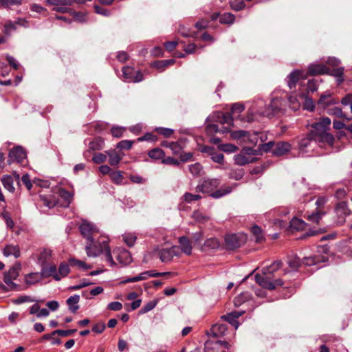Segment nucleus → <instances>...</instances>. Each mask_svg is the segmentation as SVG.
<instances>
[{
	"label": "nucleus",
	"mask_w": 352,
	"mask_h": 352,
	"mask_svg": "<svg viewBox=\"0 0 352 352\" xmlns=\"http://www.w3.org/2000/svg\"><path fill=\"white\" fill-rule=\"evenodd\" d=\"M220 184L218 179H205L196 186V191L210 194L214 198H221L232 192L233 187L230 186H223L219 189L214 190Z\"/></svg>",
	"instance_id": "obj_1"
},
{
	"label": "nucleus",
	"mask_w": 352,
	"mask_h": 352,
	"mask_svg": "<svg viewBox=\"0 0 352 352\" xmlns=\"http://www.w3.org/2000/svg\"><path fill=\"white\" fill-rule=\"evenodd\" d=\"M108 239L107 237H102L101 240L94 241V239L88 241L86 245V252L89 257H96L101 253L104 254V259L109 263L111 266L116 265L114 262L110 248L108 245Z\"/></svg>",
	"instance_id": "obj_2"
},
{
	"label": "nucleus",
	"mask_w": 352,
	"mask_h": 352,
	"mask_svg": "<svg viewBox=\"0 0 352 352\" xmlns=\"http://www.w3.org/2000/svg\"><path fill=\"white\" fill-rule=\"evenodd\" d=\"M331 124V120L326 117L322 118L318 122L312 124L314 130L311 133L314 136V140L318 143H326L333 146L335 138L328 132Z\"/></svg>",
	"instance_id": "obj_3"
},
{
	"label": "nucleus",
	"mask_w": 352,
	"mask_h": 352,
	"mask_svg": "<svg viewBox=\"0 0 352 352\" xmlns=\"http://www.w3.org/2000/svg\"><path fill=\"white\" fill-rule=\"evenodd\" d=\"M244 110V106L240 103L233 104L230 113L214 112L208 120L218 122L221 124L232 125L233 120L240 118L241 113Z\"/></svg>",
	"instance_id": "obj_4"
},
{
	"label": "nucleus",
	"mask_w": 352,
	"mask_h": 352,
	"mask_svg": "<svg viewBox=\"0 0 352 352\" xmlns=\"http://www.w3.org/2000/svg\"><path fill=\"white\" fill-rule=\"evenodd\" d=\"M282 265V262L276 261L271 264L270 266L263 267L262 270V274H256L255 280L262 287L273 290L275 289V283L271 280L270 275L273 272L277 271Z\"/></svg>",
	"instance_id": "obj_5"
},
{
	"label": "nucleus",
	"mask_w": 352,
	"mask_h": 352,
	"mask_svg": "<svg viewBox=\"0 0 352 352\" xmlns=\"http://www.w3.org/2000/svg\"><path fill=\"white\" fill-rule=\"evenodd\" d=\"M246 241L243 234H230L225 237L226 246L229 250H234L239 248Z\"/></svg>",
	"instance_id": "obj_6"
},
{
	"label": "nucleus",
	"mask_w": 352,
	"mask_h": 352,
	"mask_svg": "<svg viewBox=\"0 0 352 352\" xmlns=\"http://www.w3.org/2000/svg\"><path fill=\"white\" fill-rule=\"evenodd\" d=\"M80 231L89 241L93 239L95 234L98 232V229L96 226L88 221H82L80 226Z\"/></svg>",
	"instance_id": "obj_7"
},
{
	"label": "nucleus",
	"mask_w": 352,
	"mask_h": 352,
	"mask_svg": "<svg viewBox=\"0 0 352 352\" xmlns=\"http://www.w3.org/2000/svg\"><path fill=\"white\" fill-rule=\"evenodd\" d=\"M307 76L304 75L302 71L295 69L287 77L286 81L287 86L290 89L296 88V85L300 78H306Z\"/></svg>",
	"instance_id": "obj_8"
},
{
	"label": "nucleus",
	"mask_w": 352,
	"mask_h": 352,
	"mask_svg": "<svg viewBox=\"0 0 352 352\" xmlns=\"http://www.w3.org/2000/svg\"><path fill=\"white\" fill-rule=\"evenodd\" d=\"M335 212L338 216V223L342 224L345 221V217L350 214V210L345 201H340L336 205Z\"/></svg>",
	"instance_id": "obj_9"
},
{
	"label": "nucleus",
	"mask_w": 352,
	"mask_h": 352,
	"mask_svg": "<svg viewBox=\"0 0 352 352\" xmlns=\"http://www.w3.org/2000/svg\"><path fill=\"white\" fill-rule=\"evenodd\" d=\"M263 104L262 100H259L255 105H252L249 109L248 115L245 119L246 122H250L254 120V115L259 114L261 116H269L270 113L261 109V106Z\"/></svg>",
	"instance_id": "obj_10"
},
{
	"label": "nucleus",
	"mask_w": 352,
	"mask_h": 352,
	"mask_svg": "<svg viewBox=\"0 0 352 352\" xmlns=\"http://www.w3.org/2000/svg\"><path fill=\"white\" fill-rule=\"evenodd\" d=\"M177 246H173L170 249H162L159 252V257L162 262L167 263L170 261L175 256H178Z\"/></svg>",
	"instance_id": "obj_11"
},
{
	"label": "nucleus",
	"mask_w": 352,
	"mask_h": 352,
	"mask_svg": "<svg viewBox=\"0 0 352 352\" xmlns=\"http://www.w3.org/2000/svg\"><path fill=\"white\" fill-rule=\"evenodd\" d=\"M26 157V153L21 146H16L9 153V163L16 162L21 163Z\"/></svg>",
	"instance_id": "obj_12"
},
{
	"label": "nucleus",
	"mask_w": 352,
	"mask_h": 352,
	"mask_svg": "<svg viewBox=\"0 0 352 352\" xmlns=\"http://www.w3.org/2000/svg\"><path fill=\"white\" fill-rule=\"evenodd\" d=\"M113 254L116 256L117 260L123 265L129 264L131 261V256L130 252L123 248H118L113 250Z\"/></svg>",
	"instance_id": "obj_13"
},
{
	"label": "nucleus",
	"mask_w": 352,
	"mask_h": 352,
	"mask_svg": "<svg viewBox=\"0 0 352 352\" xmlns=\"http://www.w3.org/2000/svg\"><path fill=\"white\" fill-rule=\"evenodd\" d=\"M309 75L327 74L329 73V68L322 64H311L308 67Z\"/></svg>",
	"instance_id": "obj_14"
},
{
	"label": "nucleus",
	"mask_w": 352,
	"mask_h": 352,
	"mask_svg": "<svg viewBox=\"0 0 352 352\" xmlns=\"http://www.w3.org/2000/svg\"><path fill=\"white\" fill-rule=\"evenodd\" d=\"M291 145L286 142H278L276 144L275 147L272 150V153L276 156L283 155L291 149Z\"/></svg>",
	"instance_id": "obj_15"
},
{
	"label": "nucleus",
	"mask_w": 352,
	"mask_h": 352,
	"mask_svg": "<svg viewBox=\"0 0 352 352\" xmlns=\"http://www.w3.org/2000/svg\"><path fill=\"white\" fill-rule=\"evenodd\" d=\"M243 313V311H232L231 313L228 314L227 315L222 316L221 319L228 322L236 329L239 326V323L236 319L241 316H242Z\"/></svg>",
	"instance_id": "obj_16"
},
{
	"label": "nucleus",
	"mask_w": 352,
	"mask_h": 352,
	"mask_svg": "<svg viewBox=\"0 0 352 352\" xmlns=\"http://www.w3.org/2000/svg\"><path fill=\"white\" fill-rule=\"evenodd\" d=\"M316 142L314 136L310 133L306 137L300 139L298 142V148L301 152H307V148Z\"/></svg>",
	"instance_id": "obj_17"
},
{
	"label": "nucleus",
	"mask_w": 352,
	"mask_h": 352,
	"mask_svg": "<svg viewBox=\"0 0 352 352\" xmlns=\"http://www.w3.org/2000/svg\"><path fill=\"white\" fill-rule=\"evenodd\" d=\"M227 326L224 324H216L212 326L209 334L214 338L223 336L227 331Z\"/></svg>",
	"instance_id": "obj_18"
},
{
	"label": "nucleus",
	"mask_w": 352,
	"mask_h": 352,
	"mask_svg": "<svg viewBox=\"0 0 352 352\" xmlns=\"http://www.w3.org/2000/svg\"><path fill=\"white\" fill-rule=\"evenodd\" d=\"M178 242L182 252L186 255H190L192 253V245L190 240L186 236L179 238Z\"/></svg>",
	"instance_id": "obj_19"
},
{
	"label": "nucleus",
	"mask_w": 352,
	"mask_h": 352,
	"mask_svg": "<svg viewBox=\"0 0 352 352\" xmlns=\"http://www.w3.org/2000/svg\"><path fill=\"white\" fill-rule=\"evenodd\" d=\"M42 276L44 277L52 276L55 280L58 275V270L55 265L43 266L41 270Z\"/></svg>",
	"instance_id": "obj_20"
},
{
	"label": "nucleus",
	"mask_w": 352,
	"mask_h": 352,
	"mask_svg": "<svg viewBox=\"0 0 352 352\" xmlns=\"http://www.w3.org/2000/svg\"><path fill=\"white\" fill-rule=\"evenodd\" d=\"M245 139L247 142L252 145H256L258 142V139L261 140V142H264L265 140V136L258 132H254L252 134H250L248 131V135L245 137Z\"/></svg>",
	"instance_id": "obj_21"
},
{
	"label": "nucleus",
	"mask_w": 352,
	"mask_h": 352,
	"mask_svg": "<svg viewBox=\"0 0 352 352\" xmlns=\"http://www.w3.org/2000/svg\"><path fill=\"white\" fill-rule=\"evenodd\" d=\"M105 153L109 156V163L111 166L118 165L122 158L115 150L107 151Z\"/></svg>",
	"instance_id": "obj_22"
},
{
	"label": "nucleus",
	"mask_w": 352,
	"mask_h": 352,
	"mask_svg": "<svg viewBox=\"0 0 352 352\" xmlns=\"http://www.w3.org/2000/svg\"><path fill=\"white\" fill-rule=\"evenodd\" d=\"M79 301L80 296L78 295L72 296L67 300V304L69 307V309L72 313H75L79 309Z\"/></svg>",
	"instance_id": "obj_23"
},
{
	"label": "nucleus",
	"mask_w": 352,
	"mask_h": 352,
	"mask_svg": "<svg viewBox=\"0 0 352 352\" xmlns=\"http://www.w3.org/2000/svg\"><path fill=\"white\" fill-rule=\"evenodd\" d=\"M3 254L6 256H14L15 258L20 256V250L18 245H8L3 249Z\"/></svg>",
	"instance_id": "obj_24"
},
{
	"label": "nucleus",
	"mask_w": 352,
	"mask_h": 352,
	"mask_svg": "<svg viewBox=\"0 0 352 352\" xmlns=\"http://www.w3.org/2000/svg\"><path fill=\"white\" fill-rule=\"evenodd\" d=\"M1 183L3 187L10 192H13L15 190L13 183L14 180L10 175H3L1 178Z\"/></svg>",
	"instance_id": "obj_25"
},
{
	"label": "nucleus",
	"mask_w": 352,
	"mask_h": 352,
	"mask_svg": "<svg viewBox=\"0 0 352 352\" xmlns=\"http://www.w3.org/2000/svg\"><path fill=\"white\" fill-rule=\"evenodd\" d=\"M338 103V100L331 98V95H322L318 104H321L324 108H327L331 104H336Z\"/></svg>",
	"instance_id": "obj_26"
},
{
	"label": "nucleus",
	"mask_w": 352,
	"mask_h": 352,
	"mask_svg": "<svg viewBox=\"0 0 352 352\" xmlns=\"http://www.w3.org/2000/svg\"><path fill=\"white\" fill-rule=\"evenodd\" d=\"M70 272L69 265L66 263H61L58 270V275L56 277V280H60L61 278L67 276Z\"/></svg>",
	"instance_id": "obj_27"
},
{
	"label": "nucleus",
	"mask_w": 352,
	"mask_h": 352,
	"mask_svg": "<svg viewBox=\"0 0 352 352\" xmlns=\"http://www.w3.org/2000/svg\"><path fill=\"white\" fill-rule=\"evenodd\" d=\"M59 196L63 199V203L61 206L63 207H68L72 202L73 195L64 189H60L59 190Z\"/></svg>",
	"instance_id": "obj_28"
},
{
	"label": "nucleus",
	"mask_w": 352,
	"mask_h": 352,
	"mask_svg": "<svg viewBox=\"0 0 352 352\" xmlns=\"http://www.w3.org/2000/svg\"><path fill=\"white\" fill-rule=\"evenodd\" d=\"M76 331V329H69V330H55L52 333L45 334L43 336V339H50L52 338V336L58 335L60 336H68Z\"/></svg>",
	"instance_id": "obj_29"
},
{
	"label": "nucleus",
	"mask_w": 352,
	"mask_h": 352,
	"mask_svg": "<svg viewBox=\"0 0 352 352\" xmlns=\"http://www.w3.org/2000/svg\"><path fill=\"white\" fill-rule=\"evenodd\" d=\"M230 126L223 127L222 129H220L217 124H208L206 126V131L208 134H212L213 133H226L230 131Z\"/></svg>",
	"instance_id": "obj_30"
},
{
	"label": "nucleus",
	"mask_w": 352,
	"mask_h": 352,
	"mask_svg": "<svg viewBox=\"0 0 352 352\" xmlns=\"http://www.w3.org/2000/svg\"><path fill=\"white\" fill-rule=\"evenodd\" d=\"M52 256V251L50 249H43L38 258L39 263L44 265Z\"/></svg>",
	"instance_id": "obj_31"
},
{
	"label": "nucleus",
	"mask_w": 352,
	"mask_h": 352,
	"mask_svg": "<svg viewBox=\"0 0 352 352\" xmlns=\"http://www.w3.org/2000/svg\"><path fill=\"white\" fill-rule=\"evenodd\" d=\"M283 100L280 98H274L271 101L270 107L273 113H276L283 109Z\"/></svg>",
	"instance_id": "obj_32"
},
{
	"label": "nucleus",
	"mask_w": 352,
	"mask_h": 352,
	"mask_svg": "<svg viewBox=\"0 0 352 352\" xmlns=\"http://www.w3.org/2000/svg\"><path fill=\"white\" fill-rule=\"evenodd\" d=\"M343 74H344V67H339L337 68H334L332 70L329 69V73L328 74L333 76L337 78L338 82L340 84L343 82Z\"/></svg>",
	"instance_id": "obj_33"
},
{
	"label": "nucleus",
	"mask_w": 352,
	"mask_h": 352,
	"mask_svg": "<svg viewBox=\"0 0 352 352\" xmlns=\"http://www.w3.org/2000/svg\"><path fill=\"white\" fill-rule=\"evenodd\" d=\"M305 224L304 221L294 217L290 221L289 227L292 230H300L304 229Z\"/></svg>",
	"instance_id": "obj_34"
},
{
	"label": "nucleus",
	"mask_w": 352,
	"mask_h": 352,
	"mask_svg": "<svg viewBox=\"0 0 352 352\" xmlns=\"http://www.w3.org/2000/svg\"><path fill=\"white\" fill-rule=\"evenodd\" d=\"M188 168L190 173L194 177H199L202 175L203 168L199 163H195L193 164H190L189 165Z\"/></svg>",
	"instance_id": "obj_35"
},
{
	"label": "nucleus",
	"mask_w": 352,
	"mask_h": 352,
	"mask_svg": "<svg viewBox=\"0 0 352 352\" xmlns=\"http://www.w3.org/2000/svg\"><path fill=\"white\" fill-rule=\"evenodd\" d=\"M135 70L133 67L125 66L122 68V76L125 80L132 82Z\"/></svg>",
	"instance_id": "obj_36"
},
{
	"label": "nucleus",
	"mask_w": 352,
	"mask_h": 352,
	"mask_svg": "<svg viewBox=\"0 0 352 352\" xmlns=\"http://www.w3.org/2000/svg\"><path fill=\"white\" fill-rule=\"evenodd\" d=\"M148 156L154 160L162 159L164 157V152L160 148H155L148 152Z\"/></svg>",
	"instance_id": "obj_37"
},
{
	"label": "nucleus",
	"mask_w": 352,
	"mask_h": 352,
	"mask_svg": "<svg viewBox=\"0 0 352 352\" xmlns=\"http://www.w3.org/2000/svg\"><path fill=\"white\" fill-rule=\"evenodd\" d=\"M234 160L236 164L240 166L245 165L251 162L243 153L234 155Z\"/></svg>",
	"instance_id": "obj_38"
},
{
	"label": "nucleus",
	"mask_w": 352,
	"mask_h": 352,
	"mask_svg": "<svg viewBox=\"0 0 352 352\" xmlns=\"http://www.w3.org/2000/svg\"><path fill=\"white\" fill-rule=\"evenodd\" d=\"M287 263L292 270H296L300 264V258L296 256H289Z\"/></svg>",
	"instance_id": "obj_39"
},
{
	"label": "nucleus",
	"mask_w": 352,
	"mask_h": 352,
	"mask_svg": "<svg viewBox=\"0 0 352 352\" xmlns=\"http://www.w3.org/2000/svg\"><path fill=\"white\" fill-rule=\"evenodd\" d=\"M69 265L72 266H76L78 268L88 270L91 268L90 265H87L84 261L76 259V258H70L69 260Z\"/></svg>",
	"instance_id": "obj_40"
},
{
	"label": "nucleus",
	"mask_w": 352,
	"mask_h": 352,
	"mask_svg": "<svg viewBox=\"0 0 352 352\" xmlns=\"http://www.w3.org/2000/svg\"><path fill=\"white\" fill-rule=\"evenodd\" d=\"M49 5L55 6H71L74 3V0H46Z\"/></svg>",
	"instance_id": "obj_41"
},
{
	"label": "nucleus",
	"mask_w": 352,
	"mask_h": 352,
	"mask_svg": "<svg viewBox=\"0 0 352 352\" xmlns=\"http://www.w3.org/2000/svg\"><path fill=\"white\" fill-rule=\"evenodd\" d=\"M184 201L188 204H190L194 201H197L201 198L199 195L192 194L190 192H186L182 197Z\"/></svg>",
	"instance_id": "obj_42"
},
{
	"label": "nucleus",
	"mask_w": 352,
	"mask_h": 352,
	"mask_svg": "<svg viewBox=\"0 0 352 352\" xmlns=\"http://www.w3.org/2000/svg\"><path fill=\"white\" fill-rule=\"evenodd\" d=\"M289 107L294 111H297L300 107V102L296 96H291L289 97Z\"/></svg>",
	"instance_id": "obj_43"
},
{
	"label": "nucleus",
	"mask_w": 352,
	"mask_h": 352,
	"mask_svg": "<svg viewBox=\"0 0 352 352\" xmlns=\"http://www.w3.org/2000/svg\"><path fill=\"white\" fill-rule=\"evenodd\" d=\"M324 215L323 212H316L309 214H307V219L308 221L312 223H319L322 217Z\"/></svg>",
	"instance_id": "obj_44"
},
{
	"label": "nucleus",
	"mask_w": 352,
	"mask_h": 352,
	"mask_svg": "<svg viewBox=\"0 0 352 352\" xmlns=\"http://www.w3.org/2000/svg\"><path fill=\"white\" fill-rule=\"evenodd\" d=\"M204 245L211 249H217L219 247V242L216 238H210L205 241Z\"/></svg>",
	"instance_id": "obj_45"
},
{
	"label": "nucleus",
	"mask_w": 352,
	"mask_h": 352,
	"mask_svg": "<svg viewBox=\"0 0 352 352\" xmlns=\"http://www.w3.org/2000/svg\"><path fill=\"white\" fill-rule=\"evenodd\" d=\"M111 180L117 184H120L122 182V174L121 171H113L110 173Z\"/></svg>",
	"instance_id": "obj_46"
},
{
	"label": "nucleus",
	"mask_w": 352,
	"mask_h": 352,
	"mask_svg": "<svg viewBox=\"0 0 352 352\" xmlns=\"http://www.w3.org/2000/svg\"><path fill=\"white\" fill-rule=\"evenodd\" d=\"M327 113L329 115H333L338 118H344L345 114L342 112L340 107H334L327 109Z\"/></svg>",
	"instance_id": "obj_47"
},
{
	"label": "nucleus",
	"mask_w": 352,
	"mask_h": 352,
	"mask_svg": "<svg viewBox=\"0 0 352 352\" xmlns=\"http://www.w3.org/2000/svg\"><path fill=\"white\" fill-rule=\"evenodd\" d=\"M234 16L231 13H225L220 17L221 23L231 24L234 21Z\"/></svg>",
	"instance_id": "obj_48"
},
{
	"label": "nucleus",
	"mask_w": 352,
	"mask_h": 352,
	"mask_svg": "<svg viewBox=\"0 0 352 352\" xmlns=\"http://www.w3.org/2000/svg\"><path fill=\"white\" fill-rule=\"evenodd\" d=\"M124 242L130 247L133 246L136 241L134 234L128 233L123 235Z\"/></svg>",
	"instance_id": "obj_49"
},
{
	"label": "nucleus",
	"mask_w": 352,
	"mask_h": 352,
	"mask_svg": "<svg viewBox=\"0 0 352 352\" xmlns=\"http://www.w3.org/2000/svg\"><path fill=\"white\" fill-rule=\"evenodd\" d=\"M193 218L199 223L206 222L210 219V217L203 213L196 211L193 213Z\"/></svg>",
	"instance_id": "obj_50"
},
{
	"label": "nucleus",
	"mask_w": 352,
	"mask_h": 352,
	"mask_svg": "<svg viewBox=\"0 0 352 352\" xmlns=\"http://www.w3.org/2000/svg\"><path fill=\"white\" fill-rule=\"evenodd\" d=\"M252 232L253 233V234L255 236L256 239V242H261L263 237V235H262V231H261V229L260 227L257 226H254L252 228Z\"/></svg>",
	"instance_id": "obj_51"
},
{
	"label": "nucleus",
	"mask_w": 352,
	"mask_h": 352,
	"mask_svg": "<svg viewBox=\"0 0 352 352\" xmlns=\"http://www.w3.org/2000/svg\"><path fill=\"white\" fill-rule=\"evenodd\" d=\"M220 149L226 153H234L237 151L238 147L232 144H224L219 146Z\"/></svg>",
	"instance_id": "obj_52"
},
{
	"label": "nucleus",
	"mask_w": 352,
	"mask_h": 352,
	"mask_svg": "<svg viewBox=\"0 0 352 352\" xmlns=\"http://www.w3.org/2000/svg\"><path fill=\"white\" fill-rule=\"evenodd\" d=\"M248 135V131L244 130H237L234 131H232L230 133V136L234 140H238L241 138H245Z\"/></svg>",
	"instance_id": "obj_53"
},
{
	"label": "nucleus",
	"mask_w": 352,
	"mask_h": 352,
	"mask_svg": "<svg viewBox=\"0 0 352 352\" xmlns=\"http://www.w3.org/2000/svg\"><path fill=\"white\" fill-rule=\"evenodd\" d=\"M232 9L239 11L245 8V3L241 0H233L230 2Z\"/></svg>",
	"instance_id": "obj_54"
},
{
	"label": "nucleus",
	"mask_w": 352,
	"mask_h": 352,
	"mask_svg": "<svg viewBox=\"0 0 352 352\" xmlns=\"http://www.w3.org/2000/svg\"><path fill=\"white\" fill-rule=\"evenodd\" d=\"M133 144V142L131 140H122L118 143L117 148L120 149L129 150L131 148Z\"/></svg>",
	"instance_id": "obj_55"
},
{
	"label": "nucleus",
	"mask_w": 352,
	"mask_h": 352,
	"mask_svg": "<svg viewBox=\"0 0 352 352\" xmlns=\"http://www.w3.org/2000/svg\"><path fill=\"white\" fill-rule=\"evenodd\" d=\"M318 87V82L316 80L312 79L309 80L307 82V91L308 92H314L317 91Z\"/></svg>",
	"instance_id": "obj_56"
},
{
	"label": "nucleus",
	"mask_w": 352,
	"mask_h": 352,
	"mask_svg": "<svg viewBox=\"0 0 352 352\" xmlns=\"http://www.w3.org/2000/svg\"><path fill=\"white\" fill-rule=\"evenodd\" d=\"M320 261V258L318 256H310V257L305 258L303 261V263L306 265L311 266V265L318 264Z\"/></svg>",
	"instance_id": "obj_57"
},
{
	"label": "nucleus",
	"mask_w": 352,
	"mask_h": 352,
	"mask_svg": "<svg viewBox=\"0 0 352 352\" xmlns=\"http://www.w3.org/2000/svg\"><path fill=\"white\" fill-rule=\"evenodd\" d=\"M107 155L101 153H96L94 155L92 160L96 164H101L106 161Z\"/></svg>",
	"instance_id": "obj_58"
},
{
	"label": "nucleus",
	"mask_w": 352,
	"mask_h": 352,
	"mask_svg": "<svg viewBox=\"0 0 352 352\" xmlns=\"http://www.w3.org/2000/svg\"><path fill=\"white\" fill-rule=\"evenodd\" d=\"M211 159L214 162H217L219 164H223V160H224V156L222 153H211Z\"/></svg>",
	"instance_id": "obj_59"
},
{
	"label": "nucleus",
	"mask_w": 352,
	"mask_h": 352,
	"mask_svg": "<svg viewBox=\"0 0 352 352\" xmlns=\"http://www.w3.org/2000/svg\"><path fill=\"white\" fill-rule=\"evenodd\" d=\"M174 154H179L182 151L181 146L177 142H171L167 145Z\"/></svg>",
	"instance_id": "obj_60"
},
{
	"label": "nucleus",
	"mask_w": 352,
	"mask_h": 352,
	"mask_svg": "<svg viewBox=\"0 0 352 352\" xmlns=\"http://www.w3.org/2000/svg\"><path fill=\"white\" fill-rule=\"evenodd\" d=\"M16 30V25L12 22L7 23L4 26V33L7 35L11 34V33Z\"/></svg>",
	"instance_id": "obj_61"
},
{
	"label": "nucleus",
	"mask_w": 352,
	"mask_h": 352,
	"mask_svg": "<svg viewBox=\"0 0 352 352\" xmlns=\"http://www.w3.org/2000/svg\"><path fill=\"white\" fill-rule=\"evenodd\" d=\"M159 133L163 135L166 138L170 137L174 132V131L169 128H157L156 129Z\"/></svg>",
	"instance_id": "obj_62"
},
{
	"label": "nucleus",
	"mask_w": 352,
	"mask_h": 352,
	"mask_svg": "<svg viewBox=\"0 0 352 352\" xmlns=\"http://www.w3.org/2000/svg\"><path fill=\"white\" fill-rule=\"evenodd\" d=\"M108 309L112 311H120L122 309V305L120 302L115 301L108 305Z\"/></svg>",
	"instance_id": "obj_63"
},
{
	"label": "nucleus",
	"mask_w": 352,
	"mask_h": 352,
	"mask_svg": "<svg viewBox=\"0 0 352 352\" xmlns=\"http://www.w3.org/2000/svg\"><path fill=\"white\" fill-rule=\"evenodd\" d=\"M105 329V324L102 322H100L94 324L92 328V331L97 333H102Z\"/></svg>",
	"instance_id": "obj_64"
}]
</instances>
